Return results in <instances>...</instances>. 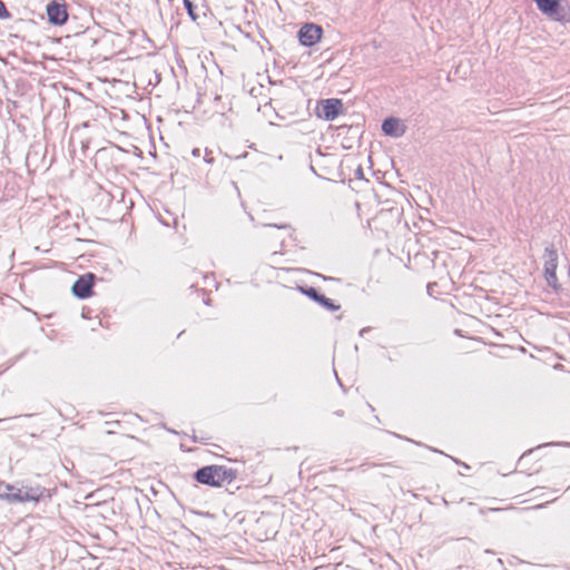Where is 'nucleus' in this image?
<instances>
[{
	"instance_id": "f257e3e1",
	"label": "nucleus",
	"mask_w": 570,
	"mask_h": 570,
	"mask_svg": "<svg viewBox=\"0 0 570 570\" xmlns=\"http://www.w3.org/2000/svg\"><path fill=\"white\" fill-rule=\"evenodd\" d=\"M234 473L223 466L210 465L199 469L196 472V480L210 487H220L234 480Z\"/></svg>"
},
{
	"instance_id": "f03ea898",
	"label": "nucleus",
	"mask_w": 570,
	"mask_h": 570,
	"mask_svg": "<svg viewBox=\"0 0 570 570\" xmlns=\"http://www.w3.org/2000/svg\"><path fill=\"white\" fill-rule=\"evenodd\" d=\"M541 13L559 22L570 21V4L566 0H532Z\"/></svg>"
},
{
	"instance_id": "7ed1b4c3",
	"label": "nucleus",
	"mask_w": 570,
	"mask_h": 570,
	"mask_svg": "<svg viewBox=\"0 0 570 570\" xmlns=\"http://www.w3.org/2000/svg\"><path fill=\"white\" fill-rule=\"evenodd\" d=\"M323 38V29L315 23H304L297 31L298 43L304 48L317 46Z\"/></svg>"
},
{
	"instance_id": "20e7f679",
	"label": "nucleus",
	"mask_w": 570,
	"mask_h": 570,
	"mask_svg": "<svg viewBox=\"0 0 570 570\" xmlns=\"http://www.w3.org/2000/svg\"><path fill=\"white\" fill-rule=\"evenodd\" d=\"M546 255H547V259L544 262L546 282L553 289H558L560 287L559 279L557 276L558 254L554 249H547Z\"/></svg>"
},
{
	"instance_id": "39448f33",
	"label": "nucleus",
	"mask_w": 570,
	"mask_h": 570,
	"mask_svg": "<svg viewBox=\"0 0 570 570\" xmlns=\"http://www.w3.org/2000/svg\"><path fill=\"white\" fill-rule=\"evenodd\" d=\"M41 497L42 489L39 487L20 488L17 490V494H0V499L7 502H38Z\"/></svg>"
},
{
	"instance_id": "423d86ee",
	"label": "nucleus",
	"mask_w": 570,
	"mask_h": 570,
	"mask_svg": "<svg viewBox=\"0 0 570 570\" xmlns=\"http://www.w3.org/2000/svg\"><path fill=\"white\" fill-rule=\"evenodd\" d=\"M381 128L383 134L391 138H401L407 130L405 121L397 117H389L384 119Z\"/></svg>"
},
{
	"instance_id": "0eeeda50",
	"label": "nucleus",
	"mask_w": 570,
	"mask_h": 570,
	"mask_svg": "<svg viewBox=\"0 0 570 570\" xmlns=\"http://www.w3.org/2000/svg\"><path fill=\"white\" fill-rule=\"evenodd\" d=\"M342 109L343 104L340 99H325L321 101V109L317 111V117L326 121H332L342 112Z\"/></svg>"
},
{
	"instance_id": "6e6552de",
	"label": "nucleus",
	"mask_w": 570,
	"mask_h": 570,
	"mask_svg": "<svg viewBox=\"0 0 570 570\" xmlns=\"http://www.w3.org/2000/svg\"><path fill=\"white\" fill-rule=\"evenodd\" d=\"M47 16L50 23L61 26L67 21L68 14L63 4L51 2L47 7Z\"/></svg>"
},
{
	"instance_id": "1a4fd4ad",
	"label": "nucleus",
	"mask_w": 570,
	"mask_h": 570,
	"mask_svg": "<svg viewBox=\"0 0 570 570\" xmlns=\"http://www.w3.org/2000/svg\"><path fill=\"white\" fill-rule=\"evenodd\" d=\"M92 287V276L79 277L72 285V294L78 298H86L90 295Z\"/></svg>"
},
{
	"instance_id": "9d476101",
	"label": "nucleus",
	"mask_w": 570,
	"mask_h": 570,
	"mask_svg": "<svg viewBox=\"0 0 570 570\" xmlns=\"http://www.w3.org/2000/svg\"><path fill=\"white\" fill-rule=\"evenodd\" d=\"M184 4H185L189 16L191 17V19L195 20V16L193 13V4H191V2L189 0H184Z\"/></svg>"
},
{
	"instance_id": "9b49d317",
	"label": "nucleus",
	"mask_w": 570,
	"mask_h": 570,
	"mask_svg": "<svg viewBox=\"0 0 570 570\" xmlns=\"http://www.w3.org/2000/svg\"><path fill=\"white\" fill-rule=\"evenodd\" d=\"M4 489L7 491L4 494H17L18 489H16L12 485L7 484V485H4Z\"/></svg>"
},
{
	"instance_id": "f8f14e48",
	"label": "nucleus",
	"mask_w": 570,
	"mask_h": 570,
	"mask_svg": "<svg viewBox=\"0 0 570 570\" xmlns=\"http://www.w3.org/2000/svg\"><path fill=\"white\" fill-rule=\"evenodd\" d=\"M8 17V12L6 10V7L3 6L2 2H0V18H7Z\"/></svg>"
},
{
	"instance_id": "ddd939ff",
	"label": "nucleus",
	"mask_w": 570,
	"mask_h": 570,
	"mask_svg": "<svg viewBox=\"0 0 570 570\" xmlns=\"http://www.w3.org/2000/svg\"><path fill=\"white\" fill-rule=\"evenodd\" d=\"M308 295H309V296H312L313 298L317 299V296H316V293H315V291H314V289H311V291L308 292Z\"/></svg>"
}]
</instances>
